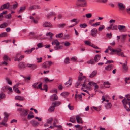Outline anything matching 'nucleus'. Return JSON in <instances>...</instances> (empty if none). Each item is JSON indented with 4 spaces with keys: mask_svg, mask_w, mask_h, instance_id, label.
Segmentation results:
<instances>
[{
    "mask_svg": "<svg viewBox=\"0 0 130 130\" xmlns=\"http://www.w3.org/2000/svg\"><path fill=\"white\" fill-rule=\"evenodd\" d=\"M124 107L125 108H126V104H128L129 107L130 108V99L127 98V99L124 98L122 101Z\"/></svg>",
    "mask_w": 130,
    "mask_h": 130,
    "instance_id": "1",
    "label": "nucleus"
},
{
    "mask_svg": "<svg viewBox=\"0 0 130 130\" xmlns=\"http://www.w3.org/2000/svg\"><path fill=\"white\" fill-rule=\"evenodd\" d=\"M10 6V4L9 3L4 4L1 7L0 10H2L4 9H8L9 8Z\"/></svg>",
    "mask_w": 130,
    "mask_h": 130,
    "instance_id": "2",
    "label": "nucleus"
},
{
    "mask_svg": "<svg viewBox=\"0 0 130 130\" xmlns=\"http://www.w3.org/2000/svg\"><path fill=\"white\" fill-rule=\"evenodd\" d=\"M43 26L45 27H51L52 25V24L49 22L45 21L43 23Z\"/></svg>",
    "mask_w": 130,
    "mask_h": 130,
    "instance_id": "3",
    "label": "nucleus"
},
{
    "mask_svg": "<svg viewBox=\"0 0 130 130\" xmlns=\"http://www.w3.org/2000/svg\"><path fill=\"white\" fill-rule=\"evenodd\" d=\"M118 29L121 31L125 32L127 30L125 28V26L124 25H119L118 26Z\"/></svg>",
    "mask_w": 130,
    "mask_h": 130,
    "instance_id": "4",
    "label": "nucleus"
},
{
    "mask_svg": "<svg viewBox=\"0 0 130 130\" xmlns=\"http://www.w3.org/2000/svg\"><path fill=\"white\" fill-rule=\"evenodd\" d=\"M113 67L112 64H109L105 67V69L107 71H110L113 68Z\"/></svg>",
    "mask_w": 130,
    "mask_h": 130,
    "instance_id": "5",
    "label": "nucleus"
},
{
    "mask_svg": "<svg viewBox=\"0 0 130 130\" xmlns=\"http://www.w3.org/2000/svg\"><path fill=\"white\" fill-rule=\"evenodd\" d=\"M117 6L119 9L123 10L125 8V6L122 3H119L118 4Z\"/></svg>",
    "mask_w": 130,
    "mask_h": 130,
    "instance_id": "6",
    "label": "nucleus"
},
{
    "mask_svg": "<svg viewBox=\"0 0 130 130\" xmlns=\"http://www.w3.org/2000/svg\"><path fill=\"white\" fill-rule=\"evenodd\" d=\"M92 35L93 37H95L97 35L98 31L96 28L93 29L91 31Z\"/></svg>",
    "mask_w": 130,
    "mask_h": 130,
    "instance_id": "7",
    "label": "nucleus"
},
{
    "mask_svg": "<svg viewBox=\"0 0 130 130\" xmlns=\"http://www.w3.org/2000/svg\"><path fill=\"white\" fill-rule=\"evenodd\" d=\"M117 50L120 51L119 52H116V53L117 55L121 56H122L125 57H126V56L124 55L123 52H121V51H122V50L120 48H118Z\"/></svg>",
    "mask_w": 130,
    "mask_h": 130,
    "instance_id": "8",
    "label": "nucleus"
},
{
    "mask_svg": "<svg viewBox=\"0 0 130 130\" xmlns=\"http://www.w3.org/2000/svg\"><path fill=\"white\" fill-rule=\"evenodd\" d=\"M76 118L78 123H81V124L83 123V121L81 118L79 117L78 115L76 116Z\"/></svg>",
    "mask_w": 130,
    "mask_h": 130,
    "instance_id": "9",
    "label": "nucleus"
},
{
    "mask_svg": "<svg viewBox=\"0 0 130 130\" xmlns=\"http://www.w3.org/2000/svg\"><path fill=\"white\" fill-rule=\"evenodd\" d=\"M85 77L83 75H79L78 77V81L82 84L83 83V82H85L84 78Z\"/></svg>",
    "mask_w": 130,
    "mask_h": 130,
    "instance_id": "10",
    "label": "nucleus"
},
{
    "mask_svg": "<svg viewBox=\"0 0 130 130\" xmlns=\"http://www.w3.org/2000/svg\"><path fill=\"white\" fill-rule=\"evenodd\" d=\"M88 84L91 86L94 85L95 89H97L98 88V86L96 83H94L93 82H90Z\"/></svg>",
    "mask_w": 130,
    "mask_h": 130,
    "instance_id": "11",
    "label": "nucleus"
},
{
    "mask_svg": "<svg viewBox=\"0 0 130 130\" xmlns=\"http://www.w3.org/2000/svg\"><path fill=\"white\" fill-rule=\"evenodd\" d=\"M58 98V97L56 94H54L50 96V99L51 101L55 100H57Z\"/></svg>",
    "mask_w": 130,
    "mask_h": 130,
    "instance_id": "12",
    "label": "nucleus"
},
{
    "mask_svg": "<svg viewBox=\"0 0 130 130\" xmlns=\"http://www.w3.org/2000/svg\"><path fill=\"white\" fill-rule=\"evenodd\" d=\"M25 67V63L23 62H21L18 65L19 68L20 69L24 68Z\"/></svg>",
    "mask_w": 130,
    "mask_h": 130,
    "instance_id": "13",
    "label": "nucleus"
},
{
    "mask_svg": "<svg viewBox=\"0 0 130 130\" xmlns=\"http://www.w3.org/2000/svg\"><path fill=\"white\" fill-rule=\"evenodd\" d=\"M55 15L56 14L54 12H51L46 15V16L47 18H49Z\"/></svg>",
    "mask_w": 130,
    "mask_h": 130,
    "instance_id": "14",
    "label": "nucleus"
},
{
    "mask_svg": "<svg viewBox=\"0 0 130 130\" xmlns=\"http://www.w3.org/2000/svg\"><path fill=\"white\" fill-rule=\"evenodd\" d=\"M101 57L100 55H95L94 58V60L95 62H96L100 60Z\"/></svg>",
    "mask_w": 130,
    "mask_h": 130,
    "instance_id": "15",
    "label": "nucleus"
},
{
    "mask_svg": "<svg viewBox=\"0 0 130 130\" xmlns=\"http://www.w3.org/2000/svg\"><path fill=\"white\" fill-rule=\"evenodd\" d=\"M42 67L44 69H46V68H49V66H48L47 63L46 61L44 62L42 65Z\"/></svg>",
    "mask_w": 130,
    "mask_h": 130,
    "instance_id": "16",
    "label": "nucleus"
},
{
    "mask_svg": "<svg viewBox=\"0 0 130 130\" xmlns=\"http://www.w3.org/2000/svg\"><path fill=\"white\" fill-rule=\"evenodd\" d=\"M15 99L16 100L20 101H24L25 99L23 97L19 96H16L15 97Z\"/></svg>",
    "mask_w": 130,
    "mask_h": 130,
    "instance_id": "17",
    "label": "nucleus"
},
{
    "mask_svg": "<svg viewBox=\"0 0 130 130\" xmlns=\"http://www.w3.org/2000/svg\"><path fill=\"white\" fill-rule=\"evenodd\" d=\"M35 49V47H33L30 49H28L26 50L25 51V52L27 54H30L32 52V51L34 50Z\"/></svg>",
    "mask_w": 130,
    "mask_h": 130,
    "instance_id": "18",
    "label": "nucleus"
},
{
    "mask_svg": "<svg viewBox=\"0 0 130 130\" xmlns=\"http://www.w3.org/2000/svg\"><path fill=\"white\" fill-rule=\"evenodd\" d=\"M97 72L96 71H93L90 75L89 77L92 78L95 76Z\"/></svg>",
    "mask_w": 130,
    "mask_h": 130,
    "instance_id": "19",
    "label": "nucleus"
},
{
    "mask_svg": "<svg viewBox=\"0 0 130 130\" xmlns=\"http://www.w3.org/2000/svg\"><path fill=\"white\" fill-rule=\"evenodd\" d=\"M108 48L109 50L112 52L116 53V52H119L120 51L117 50L118 48L116 49H114L111 47H108Z\"/></svg>",
    "mask_w": 130,
    "mask_h": 130,
    "instance_id": "20",
    "label": "nucleus"
},
{
    "mask_svg": "<svg viewBox=\"0 0 130 130\" xmlns=\"http://www.w3.org/2000/svg\"><path fill=\"white\" fill-rule=\"evenodd\" d=\"M26 7L25 6L21 7L20 10L18 11V12L19 13H22L24 11Z\"/></svg>",
    "mask_w": 130,
    "mask_h": 130,
    "instance_id": "21",
    "label": "nucleus"
},
{
    "mask_svg": "<svg viewBox=\"0 0 130 130\" xmlns=\"http://www.w3.org/2000/svg\"><path fill=\"white\" fill-rule=\"evenodd\" d=\"M28 113V111H27L24 109H23V110L22 111V112L21 114V115L25 116L27 115Z\"/></svg>",
    "mask_w": 130,
    "mask_h": 130,
    "instance_id": "22",
    "label": "nucleus"
},
{
    "mask_svg": "<svg viewBox=\"0 0 130 130\" xmlns=\"http://www.w3.org/2000/svg\"><path fill=\"white\" fill-rule=\"evenodd\" d=\"M52 44L53 45H54L56 44V45H59L60 44L59 43L57 40H56L54 41H53L52 42Z\"/></svg>",
    "mask_w": 130,
    "mask_h": 130,
    "instance_id": "23",
    "label": "nucleus"
},
{
    "mask_svg": "<svg viewBox=\"0 0 130 130\" xmlns=\"http://www.w3.org/2000/svg\"><path fill=\"white\" fill-rule=\"evenodd\" d=\"M55 50H58L61 49L62 48V45H57L55 46L54 47Z\"/></svg>",
    "mask_w": 130,
    "mask_h": 130,
    "instance_id": "24",
    "label": "nucleus"
},
{
    "mask_svg": "<svg viewBox=\"0 0 130 130\" xmlns=\"http://www.w3.org/2000/svg\"><path fill=\"white\" fill-rule=\"evenodd\" d=\"M112 104L110 103H108L106 105L105 107L107 109H108L111 108Z\"/></svg>",
    "mask_w": 130,
    "mask_h": 130,
    "instance_id": "25",
    "label": "nucleus"
},
{
    "mask_svg": "<svg viewBox=\"0 0 130 130\" xmlns=\"http://www.w3.org/2000/svg\"><path fill=\"white\" fill-rule=\"evenodd\" d=\"M54 105L53 106H51L49 108L48 111L50 112H51L53 111L55 109Z\"/></svg>",
    "mask_w": 130,
    "mask_h": 130,
    "instance_id": "26",
    "label": "nucleus"
},
{
    "mask_svg": "<svg viewBox=\"0 0 130 130\" xmlns=\"http://www.w3.org/2000/svg\"><path fill=\"white\" fill-rule=\"evenodd\" d=\"M72 82V78H71L69 77V80L68 81L65 83V84L66 85L69 84V85H70L71 84V82Z\"/></svg>",
    "mask_w": 130,
    "mask_h": 130,
    "instance_id": "27",
    "label": "nucleus"
},
{
    "mask_svg": "<svg viewBox=\"0 0 130 130\" xmlns=\"http://www.w3.org/2000/svg\"><path fill=\"white\" fill-rule=\"evenodd\" d=\"M83 84H81V85H80L81 86H82V87L81 88V90H82V89L83 88H88V87L86 85L85 82H83Z\"/></svg>",
    "mask_w": 130,
    "mask_h": 130,
    "instance_id": "28",
    "label": "nucleus"
},
{
    "mask_svg": "<svg viewBox=\"0 0 130 130\" xmlns=\"http://www.w3.org/2000/svg\"><path fill=\"white\" fill-rule=\"evenodd\" d=\"M53 34L51 32H48L46 34V35L47 36V37L48 38H50L51 39L52 38V35Z\"/></svg>",
    "mask_w": 130,
    "mask_h": 130,
    "instance_id": "29",
    "label": "nucleus"
},
{
    "mask_svg": "<svg viewBox=\"0 0 130 130\" xmlns=\"http://www.w3.org/2000/svg\"><path fill=\"white\" fill-rule=\"evenodd\" d=\"M53 121L54 122V123L53 124V126H54V125H56V124L58 122V121L57 119L56 118H54V119H53Z\"/></svg>",
    "mask_w": 130,
    "mask_h": 130,
    "instance_id": "30",
    "label": "nucleus"
},
{
    "mask_svg": "<svg viewBox=\"0 0 130 130\" xmlns=\"http://www.w3.org/2000/svg\"><path fill=\"white\" fill-rule=\"evenodd\" d=\"M105 26L104 25H102L100 26L98 28V30L99 31H102V30L105 28Z\"/></svg>",
    "mask_w": 130,
    "mask_h": 130,
    "instance_id": "31",
    "label": "nucleus"
},
{
    "mask_svg": "<svg viewBox=\"0 0 130 130\" xmlns=\"http://www.w3.org/2000/svg\"><path fill=\"white\" fill-rule=\"evenodd\" d=\"M8 26L7 23H5L0 25V28H5Z\"/></svg>",
    "mask_w": 130,
    "mask_h": 130,
    "instance_id": "32",
    "label": "nucleus"
},
{
    "mask_svg": "<svg viewBox=\"0 0 130 130\" xmlns=\"http://www.w3.org/2000/svg\"><path fill=\"white\" fill-rule=\"evenodd\" d=\"M15 3L12 5V9L13 10L15 9L17 7L18 5V3L16 2H15Z\"/></svg>",
    "mask_w": 130,
    "mask_h": 130,
    "instance_id": "33",
    "label": "nucleus"
},
{
    "mask_svg": "<svg viewBox=\"0 0 130 130\" xmlns=\"http://www.w3.org/2000/svg\"><path fill=\"white\" fill-rule=\"evenodd\" d=\"M61 104V102L59 101H56L55 103H52V104L54 105V107H56V106H58Z\"/></svg>",
    "mask_w": 130,
    "mask_h": 130,
    "instance_id": "34",
    "label": "nucleus"
},
{
    "mask_svg": "<svg viewBox=\"0 0 130 130\" xmlns=\"http://www.w3.org/2000/svg\"><path fill=\"white\" fill-rule=\"evenodd\" d=\"M125 63H124L122 66L123 69L124 70H126L127 68V61H126Z\"/></svg>",
    "mask_w": 130,
    "mask_h": 130,
    "instance_id": "35",
    "label": "nucleus"
},
{
    "mask_svg": "<svg viewBox=\"0 0 130 130\" xmlns=\"http://www.w3.org/2000/svg\"><path fill=\"white\" fill-rule=\"evenodd\" d=\"M7 35L8 34L6 32L2 33L0 34V37H6L7 36Z\"/></svg>",
    "mask_w": 130,
    "mask_h": 130,
    "instance_id": "36",
    "label": "nucleus"
},
{
    "mask_svg": "<svg viewBox=\"0 0 130 130\" xmlns=\"http://www.w3.org/2000/svg\"><path fill=\"white\" fill-rule=\"evenodd\" d=\"M4 114L5 115L4 118V120L6 122L8 120L9 115L6 113H5Z\"/></svg>",
    "mask_w": 130,
    "mask_h": 130,
    "instance_id": "37",
    "label": "nucleus"
},
{
    "mask_svg": "<svg viewBox=\"0 0 130 130\" xmlns=\"http://www.w3.org/2000/svg\"><path fill=\"white\" fill-rule=\"evenodd\" d=\"M70 121L73 123H74L76 122L75 118L74 117H70Z\"/></svg>",
    "mask_w": 130,
    "mask_h": 130,
    "instance_id": "38",
    "label": "nucleus"
},
{
    "mask_svg": "<svg viewBox=\"0 0 130 130\" xmlns=\"http://www.w3.org/2000/svg\"><path fill=\"white\" fill-rule=\"evenodd\" d=\"M70 59L69 57L66 58L64 60V62L65 63L68 64L70 63Z\"/></svg>",
    "mask_w": 130,
    "mask_h": 130,
    "instance_id": "39",
    "label": "nucleus"
},
{
    "mask_svg": "<svg viewBox=\"0 0 130 130\" xmlns=\"http://www.w3.org/2000/svg\"><path fill=\"white\" fill-rule=\"evenodd\" d=\"M127 34L122 35L121 36V38L122 39V41H124L125 40L126 37L127 36Z\"/></svg>",
    "mask_w": 130,
    "mask_h": 130,
    "instance_id": "40",
    "label": "nucleus"
},
{
    "mask_svg": "<svg viewBox=\"0 0 130 130\" xmlns=\"http://www.w3.org/2000/svg\"><path fill=\"white\" fill-rule=\"evenodd\" d=\"M44 88L42 89H41V90H45L46 92L47 91L48 87L47 85H44L43 86Z\"/></svg>",
    "mask_w": 130,
    "mask_h": 130,
    "instance_id": "41",
    "label": "nucleus"
},
{
    "mask_svg": "<svg viewBox=\"0 0 130 130\" xmlns=\"http://www.w3.org/2000/svg\"><path fill=\"white\" fill-rule=\"evenodd\" d=\"M105 98L106 99L109 98V96L107 95H105V96H102V100L103 101H106Z\"/></svg>",
    "mask_w": 130,
    "mask_h": 130,
    "instance_id": "42",
    "label": "nucleus"
},
{
    "mask_svg": "<svg viewBox=\"0 0 130 130\" xmlns=\"http://www.w3.org/2000/svg\"><path fill=\"white\" fill-rule=\"evenodd\" d=\"M69 94V93L67 92H64L61 93V94L62 96H65L68 95Z\"/></svg>",
    "mask_w": 130,
    "mask_h": 130,
    "instance_id": "43",
    "label": "nucleus"
},
{
    "mask_svg": "<svg viewBox=\"0 0 130 130\" xmlns=\"http://www.w3.org/2000/svg\"><path fill=\"white\" fill-rule=\"evenodd\" d=\"M80 27L81 28H85L87 26V25L85 23L81 24L79 25Z\"/></svg>",
    "mask_w": 130,
    "mask_h": 130,
    "instance_id": "44",
    "label": "nucleus"
},
{
    "mask_svg": "<svg viewBox=\"0 0 130 130\" xmlns=\"http://www.w3.org/2000/svg\"><path fill=\"white\" fill-rule=\"evenodd\" d=\"M13 90L14 91H15L16 93H20V91L17 88L13 87Z\"/></svg>",
    "mask_w": 130,
    "mask_h": 130,
    "instance_id": "45",
    "label": "nucleus"
},
{
    "mask_svg": "<svg viewBox=\"0 0 130 130\" xmlns=\"http://www.w3.org/2000/svg\"><path fill=\"white\" fill-rule=\"evenodd\" d=\"M7 11H3L2 12V13L0 14V17L1 18H2V20L3 18V14H7Z\"/></svg>",
    "mask_w": 130,
    "mask_h": 130,
    "instance_id": "46",
    "label": "nucleus"
},
{
    "mask_svg": "<svg viewBox=\"0 0 130 130\" xmlns=\"http://www.w3.org/2000/svg\"><path fill=\"white\" fill-rule=\"evenodd\" d=\"M32 124L34 126H37L39 123L35 121H33L32 122Z\"/></svg>",
    "mask_w": 130,
    "mask_h": 130,
    "instance_id": "47",
    "label": "nucleus"
},
{
    "mask_svg": "<svg viewBox=\"0 0 130 130\" xmlns=\"http://www.w3.org/2000/svg\"><path fill=\"white\" fill-rule=\"evenodd\" d=\"M63 36V34L62 33H60L56 34V37L61 38Z\"/></svg>",
    "mask_w": 130,
    "mask_h": 130,
    "instance_id": "48",
    "label": "nucleus"
},
{
    "mask_svg": "<svg viewBox=\"0 0 130 130\" xmlns=\"http://www.w3.org/2000/svg\"><path fill=\"white\" fill-rule=\"evenodd\" d=\"M53 118H51L47 120V123H50L51 125V122L52 121H53Z\"/></svg>",
    "mask_w": 130,
    "mask_h": 130,
    "instance_id": "49",
    "label": "nucleus"
},
{
    "mask_svg": "<svg viewBox=\"0 0 130 130\" xmlns=\"http://www.w3.org/2000/svg\"><path fill=\"white\" fill-rule=\"evenodd\" d=\"M85 43L86 44L90 46H91L92 43L89 41H85Z\"/></svg>",
    "mask_w": 130,
    "mask_h": 130,
    "instance_id": "50",
    "label": "nucleus"
},
{
    "mask_svg": "<svg viewBox=\"0 0 130 130\" xmlns=\"http://www.w3.org/2000/svg\"><path fill=\"white\" fill-rule=\"evenodd\" d=\"M38 83V82H36L33 84L32 85V86L33 88L35 89H37V85Z\"/></svg>",
    "mask_w": 130,
    "mask_h": 130,
    "instance_id": "51",
    "label": "nucleus"
},
{
    "mask_svg": "<svg viewBox=\"0 0 130 130\" xmlns=\"http://www.w3.org/2000/svg\"><path fill=\"white\" fill-rule=\"evenodd\" d=\"M81 84L82 83L78 81L75 84V86L77 88H78V87L80 84L81 85Z\"/></svg>",
    "mask_w": 130,
    "mask_h": 130,
    "instance_id": "52",
    "label": "nucleus"
},
{
    "mask_svg": "<svg viewBox=\"0 0 130 130\" xmlns=\"http://www.w3.org/2000/svg\"><path fill=\"white\" fill-rule=\"evenodd\" d=\"M30 18L31 19H32L33 20V22L34 23H37L38 22V21L37 20H36L34 18V17L32 16H30Z\"/></svg>",
    "mask_w": 130,
    "mask_h": 130,
    "instance_id": "53",
    "label": "nucleus"
},
{
    "mask_svg": "<svg viewBox=\"0 0 130 130\" xmlns=\"http://www.w3.org/2000/svg\"><path fill=\"white\" fill-rule=\"evenodd\" d=\"M77 19H74L72 20H71V22H75V23L74 24H76V25L78 22V21L77 22L76 21Z\"/></svg>",
    "mask_w": 130,
    "mask_h": 130,
    "instance_id": "54",
    "label": "nucleus"
},
{
    "mask_svg": "<svg viewBox=\"0 0 130 130\" xmlns=\"http://www.w3.org/2000/svg\"><path fill=\"white\" fill-rule=\"evenodd\" d=\"M37 67V65L35 64H32L31 67V69L32 70H34L36 69Z\"/></svg>",
    "mask_w": 130,
    "mask_h": 130,
    "instance_id": "55",
    "label": "nucleus"
},
{
    "mask_svg": "<svg viewBox=\"0 0 130 130\" xmlns=\"http://www.w3.org/2000/svg\"><path fill=\"white\" fill-rule=\"evenodd\" d=\"M8 59H10L9 58V57L7 55H5L3 57V60L5 61H7Z\"/></svg>",
    "mask_w": 130,
    "mask_h": 130,
    "instance_id": "56",
    "label": "nucleus"
},
{
    "mask_svg": "<svg viewBox=\"0 0 130 130\" xmlns=\"http://www.w3.org/2000/svg\"><path fill=\"white\" fill-rule=\"evenodd\" d=\"M42 83L41 82L37 86V89H40L41 90V89H42L41 88L42 85Z\"/></svg>",
    "mask_w": 130,
    "mask_h": 130,
    "instance_id": "57",
    "label": "nucleus"
},
{
    "mask_svg": "<svg viewBox=\"0 0 130 130\" xmlns=\"http://www.w3.org/2000/svg\"><path fill=\"white\" fill-rule=\"evenodd\" d=\"M103 84L104 85V87L105 88H109L110 87L109 86L108 87H106L105 86V85H109L110 84L109 82H104Z\"/></svg>",
    "mask_w": 130,
    "mask_h": 130,
    "instance_id": "58",
    "label": "nucleus"
},
{
    "mask_svg": "<svg viewBox=\"0 0 130 130\" xmlns=\"http://www.w3.org/2000/svg\"><path fill=\"white\" fill-rule=\"evenodd\" d=\"M100 23L98 22L96 23H95L91 25V26H92L96 27L100 25Z\"/></svg>",
    "mask_w": 130,
    "mask_h": 130,
    "instance_id": "59",
    "label": "nucleus"
},
{
    "mask_svg": "<svg viewBox=\"0 0 130 130\" xmlns=\"http://www.w3.org/2000/svg\"><path fill=\"white\" fill-rule=\"evenodd\" d=\"M64 45L66 46H69L71 44L68 42L66 41L64 43Z\"/></svg>",
    "mask_w": 130,
    "mask_h": 130,
    "instance_id": "60",
    "label": "nucleus"
},
{
    "mask_svg": "<svg viewBox=\"0 0 130 130\" xmlns=\"http://www.w3.org/2000/svg\"><path fill=\"white\" fill-rule=\"evenodd\" d=\"M106 35L107 37L109 39L111 38L112 36V35L111 33H107L106 34Z\"/></svg>",
    "mask_w": 130,
    "mask_h": 130,
    "instance_id": "61",
    "label": "nucleus"
},
{
    "mask_svg": "<svg viewBox=\"0 0 130 130\" xmlns=\"http://www.w3.org/2000/svg\"><path fill=\"white\" fill-rule=\"evenodd\" d=\"M6 80L7 82L9 84L11 85L12 84V82L9 79V78H6Z\"/></svg>",
    "mask_w": 130,
    "mask_h": 130,
    "instance_id": "62",
    "label": "nucleus"
},
{
    "mask_svg": "<svg viewBox=\"0 0 130 130\" xmlns=\"http://www.w3.org/2000/svg\"><path fill=\"white\" fill-rule=\"evenodd\" d=\"M95 62H94L93 61V60H90L89 61H88L87 63L89 64H94L95 63Z\"/></svg>",
    "mask_w": 130,
    "mask_h": 130,
    "instance_id": "63",
    "label": "nucleus"
},
{
    "mask_svg": "<svg viewBox=\"0 0 130 130\" xmlns=\"http://www.w3.org/2000/svg\"><path fill=\"white\" fill-rule=\"evenodd\" d=\"M42 58L41 57H40V58H36L37 60H38L37 62L38 63H39L42 62Z\"/></svg>",
    "mask_w": 130,
    "mask_h": 130,
    "instance_id": "64",
    "label": "nucleus"
}]
</instances>
